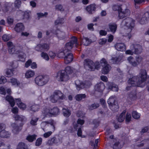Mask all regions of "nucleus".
Instances as JSON below:
<instances>
[{
	"label": "nucleus",
	"mask_w": 149,
	"mask_h": 149,
	"mask_svg": "<svg viewBox=\"0 0 149 149\" xmlns=\"http://www.w3.org/2000/svg\"><path fill=\"white\" fill-rule=\"evenodd\" d=\"M139 77L138 76H133L130 78L128 80L129 84L130 85V86H127L126 89L128 90L130 89V87H143L144 86H141V84L145 82L148 77H149L147 75V72L146 70L141 69L139 74Z\"/></svg>",
	"instance_id": "nucleus-1"
},
{
	"label": "nucleus",
	"mask_w": 149,
	"mask_h": 149,
	"mask_svg": "<svg viewBox=\"0 0 149 149\" xmlns=\"http://www.w3.org/2000/svg\"><path fill=\"white\" fill-rule=\"evenodd\" d=\"M14 117L16 121L21 122L19 125L16 123H13L11 124V126L13 128V132L14 134H17L21 130L24 124V117L22 115H19L16 114L14 115Z\"/></svg>",
	"instance_id": "nucleus-2"
},
{
	"label": "nucleus",
	"mask_w": 149,
	"mask_h": 149,
	"mask_svg": "<svg viewBox=\"0 0 149 149\" xmlns=\"http://www.w3.org/2000/svg\"><path fill=\"white\" fill-rule=\"evenodd\" d=\"M65 98V95L58 90H55L53 94L51 95L50 97V101L54 103L57 102L59 100H63Z\"/></svg>",
	"instance_id": "nucleus-3"
},
{
	"label": "nucleus",
	"mask_w": 149,
	"mask_h": 149,
	"mask_svg": "<svg viewBox=\"0 0 149 149\" xmlns=\"http://www.w3.org/2000/svg\"><path fill=\"white\" fill-rule=\"evenodd\" d=\"M49 80V77L47 75H40L36 77L35 81L36 84L39 86L46 84Z\"/></svg>",
	"instance_id": "nucleus-4"
},
{
	"label": "nucleus",
	"mask_w": 149,
	"mask_h": 149,
	"mask_svg": "<svg viewBox=\"0 0 149 149\" xmlns=\"http://www.w3.org/2000/svg\"><path fill=\"white\" fill-rule=\"evenodd\" d=\"M77 38L75 36L72 37L71 40L69 42L66 43L65 46V49L63 51V52L65 54V52H70L71 49L73 47L74 45H78Z\"/></svg>",
	"instance_id": "nucleus-5"
},
{
	"label": "nucleus",
	"mask_w": 149,
	"mask_h": 149,
	"mask_svg": "<svg viewBox=\"0 0 149 149\" xmlns=\"http://www.w3.org/2000/svg\"><path fill=\"white\" fill-rule=\"evenodd\" d=\"M63 138L58 136L57 138L56 137H53L48 140L47 143L50 146L56 145H58L61 144L63 142Z\"/></svg>",
	"instance_id": "nucleus-6"
},
{
	"label": "nucleus",
	"mask_w": 149,
	"mask_h": 149,
	"mask_svg": "<svg viewBox=\"0 0 149 149\" xmlns=\"http://www.w3.org/2000/svg\"><path fill=\"white\" fill-rule=\"evenodd\" d=\"M83 63L84 68L90 71L94 70L95 63L92 60L89 58L86 59L84 60Z\"/></svg>",
	"instance_id": "nucleus-7"
},
{
	"label": "nucleus",
	"mask_w": 149,
	"mask_h": 149,
	"mask_svg": "<svg viewBox=\"0 0 149 149\" xmlns=\"http://www.w3.org/2000/svg\"><path fill=\"white\" fill-rule=\"evenodd\" d=\"M127 60L130 64L134 67H137L142 62L143 58L141 57L138 56L136 58V60L132 56H130L128 57Z\"/></svg>",
	"instance_id": "nucleus-8"
},
{
	"label": "nucleus",
	"mask_w": 149,
	"mask_h": 149,
	"mask_svg": "<svg viewBox=\"0 0 149 149\" xmlns=\"http://www.w3.org/2000/svg\"><path fill=\"white\" fill-rule=\"evenodd\" d=\"M77 89L78 91L84 88H87L91 85V83L88 81H85L83 82L79 80H76L75 82Z\"/></svg>",
	"instance_id": "nucleus-9"
},
{
	"label": "nucleus",
	"mask_w": 149,
	"mask_h": 149,
	"mask_svg": "<svg viewBox=\"0 0 149 149\" xmlns=\"http://www.w3.org/2000/svg\"><path fill=\"white\" fill-rule=\"evenodd\" d=\"M123 22L125 23V25L128 29H130L131 31L134 26L135 20L132 18L127 17L124 19Z\"/></svg>",
	"instance_id": "nucleus-10"
},
{
	"label": "nucleus",
	"mask_w": 149,
	"mask_h": 149,
	"mask_svg": "<svg viewBox=\"0 0 149 149\" xmlns=\"http://www.w3.org/2000/svg\"><path fill=\"white\" fill-rule=\"evenodd\" d=\"M57 77H59V81H66L69 79V75L65 73L64 70H60L58 71Z\"/></svg>",
	"instance_id": "nucleus-11"
},
{
	"label": "nucleus",
	"mask_w": 149,
	"mask_h": 149,
	"mask_svg": "<svg viewBox=\"0 0 149 149\" xmlns=\"http://www.w3.org/2000/svg\"><path fill=\"white\" fill-rule=\"evenodd\" d=\"M7 45L8 51L10 54H13L15 53V54H17L20 53L21 51L19 50L15 51V46L13 44L12 42H8L7 43Z\"/></svg>",
	"instance_id": "nucleus-12"
},
{
	"label": "nucleus",
	"mask_w": 149,
	"mask_h": 149,
	"mask_svg": "<svg viewBox=\"0 0 149 149\" xmlns=\"http://www.w3.org/2000/svg\"><path fill=\"white\" fill-rule=\"evenodd\" d=\"M5 127V124L0 123V137L1 138H7L10 137V134L8 132L4 130Z\"/></svg>",
	"instance_id": "nucleus-13"
},
{
	"label": "nucleus",
	"mask_w": 149,
	"mask_h": 149,
	"mask_svg": "<svg viewBox=\"0 0 149 149\" xmlns=\"http://www.w3.org/2000/svg\"><path fill=\"white\" fill-rule=\"evenodd\" d=\"M49 48V45L46 43L39 44L35 47L36 51L41 52L44 51H47Z\"/></svg>",
	"instance_id": "nucleus-14"
},
{
	"label": "nucleus",
	"mask_w": 149,
	"mask_h": 149,
	"mask_svg": "<svg viewBox=\"0 0 149 149\" xmlns=\"http://www.w3.org/2000/svg\"><path fill=\"white\" fill-rule=\"evenodd\" d=\"M130 48L134 51V53L136 54H140L142 52V47L139 44H132L131 45Z\"/></svg>",
	"instance_id": "nucleus-15"
},
{
	"label": "nucleus",
	"mask_w": 149,
	"mask_h": 149,
	"mask_svg": "<svg viewBox=\"0 0 149 149\" xmlns=\"http://www.w3.org/2000/svg\"><path fill=\"white\" fill-rule=\"evenodd\" d=\"M59 111V109L57 107H55L49 109L48 112L45 113V116L46 117H50L52 115H57Z\"/></svg>",
	"instance_id": "nucleus-16"
},
{
	"label": "nucleus",
	"mask_w": 149,
	"mask_h": 149,
	"mask_svg": "<svg viewBox=\"0 0 149 149\" xmlns=\"http://www.w3.org/2000/svg\"><path fill=\"white\" fill-rule=\"evenodd\" d=\"M105 88V85L104 83L102 81L97 83L94 87L95 91L100 93H103Z\"/></svg>",
	"instance_id": "nucleus-17"
},
{
	"label": "nucleus",
	"mask_w": 149,
	"mask_h": 149,
	"mask_svg": "<svg viewBox=\"0 0 149 149\" xmlns=\"http://www.w3.org/2000/svg\"><path fill=\"white\" fill-rule=\"evenodd\" d=\"M64 55L65 56L64 57V61L65 63L68 64L71 62L73 59V55L72 54L70 53V52H65V54Z\"/></svg>",
	"instance_id": "nucleus-18"
},
{
	"label": "nucleus",
	"mask_w": 149,
	"mask_h": 149,
	"mask_svg": "<svg viewBox=\"0 0 149 149\" xmlns=\"http://www.w3.org/2000/svg\"><path fill=\"white\" fill-rule=\"evenodd\" d=\"M53 33L56 35L58 38L60 40H63L65 38V33L64 32L61 31L59 29H57L54 31H53Z\"/></svg>",
	"instance_id": "nucleus-19"
},
{
	"label": "nucleus",
	"mask_w": 149,
	"mask_h": 149,
	"mask_svg": "<svg viewBox=\"0 0 149 149\" xmlns=\"http://www.w3.org/2000/svg\"><path fill=\"white\" fill-rule=\"evenodd\" d=\"M108 89L113 91H118L119 88L118 86L113 82H109L107 84Z\"/></svg>",
	"instance_id": "nucleus-20"
},
{
	"label": "nucleus",
	"mask_w": 149,
	"mask_h": 149,
	"mask_svg": "<svg viewBox=\"0 0 149 149\" xmlns=\"http://www.w3.org/2000/svg\"><path fill=\"white\" fill-rule=\"evenodd\" d=\"M149 19V11L146 12L143 15V17L140 20L139 23L140 24H143L146 23Z\"/></svg>",
	"instance_id": "nucleus-21"
},
{
	"label": "nucleus",
	"mask_w": 149,
	"mask_h": 149,
	"mask_svg": "<svg viewBox=\"0 0 149 149\" xmlns=\"http://www.w3.org/2000/svg\"><path fill=\"white\" fill-rule=\"evenodd\" d=\"M109 29V31L113 34H114L116 32L117 25L116 22L110 23L108 25Z\"/></svg>",
	"instance_id": "nucleus-22"
},
{
	"label": "nucleus",
	"mask_w": 149,
	"mask_h": 149,
	"mask_svg": "<svg viewBox=\"0 0 149 149\" xmlns=\"http://www.w3.org/2000/svg\"><path fill=\"white\" fill-rule=\"evenodd\" d=\"M15 30L17 33L21 32L23 31L24 29V26L23 24L19 23L16 24L15 28Z\"/></svg>",
	"instance_id": "nucleus-23"
},
{
	"label": "nucleus",
	"mask_w": 149,
	"mask_h": 149,
	"mask_svg": "<svg viewBox=\"0 0 149 149\" xmlns=\"http://www.w3.org/2000/svg\"><path fill=\"white\" fill-rule=\"evenodd\" d=\"M115 47L117 50L122 52L125 51L126 49V46L124 43H116L115 45Z\"/></svg>",
	"instance_id": "nucleus-24"
},
{
	"label": "nucleus",
	"mask_w": 149,
	"mask_h": 149,
	"mask_svg": "<svg viewBox=\"0 0 149 149\" xmlns=\"http://www.w3.org/2000/svg\"><path fill=\"white\" fill-rule=\"evenodd\" d=\"M96 7L95 4H91L86 7V10L89 14H92L95 11Z\"/></svg>",
	"instance_id": "nucleus-25"
},
{
	"label": "nucleus",
	"mask_w": 149,
	"mask_h": 149,
	"mask_svg": "<svg viewBox=\"0 0 149 149\" xmlns=\"http://www.w3.org/2000/svg\"><path fill=\"white\" fill-rule=\"evenodd\" d=\"M15 102L18 106V107L22 110L25 109L26 107V105L22 102L20 98H17L16 99Z\"/></svg>",
	"instance_id": "nucleus-26"
},
{
	"label": "nucleus",
	"mask_w": 149,
	"mask_h": 149,
	"mask_svg": "<svg viewBox=\"0 0 149 149\" xmlns=\"http://www.w3.org/2000/svg\"><path fill=\"white\" fill-rule=\"evenodd\" d=\"M128 97L131 101H133L136 99L137 93L135 91H133L128 94Z\"/></svg>",
	"instance_id": "nucleus-27"
},
{
	"label": "nucleus",
	"mask_w": 149,
	"mask_h": 149,
	"mask_svg": "<svg viewBox=\"0 0 149 149\" xmlns=\"http://www.w3.org/2000/svg\"><path fill=\"white\" fill-rule=\"evenodd\" d=\"M6 100L9 102L12 107H13L15 105V101L13 98L11 96L7 95L5 97Z\"/></svg>",
	"instance_id": "nucleus-28"
},
{
	"label": "nucleus",
	"mask_w": 149,
	"mask_h": 149,
	"mask_svg": "<svg viewBox=\"0 0 149 149\" xmlns=\"http://www.w3.org/2000/svg\"><path fill=\"white\" fill-rule=\"evenodd\" d=\"M122 10H121L120 12L119 11L118 12V17L120 19H122L125 18L126 17V15H127L129 14V13H128L127 14V13L130 12L129 10L127 9H125V11H122Z\"/></svg>",
	"instance_id": "nucleus-29"
},
{
	"label": "nucleus",
	"mask_w": 149,
	"mask_h": 149,
	"mask_svg": "<svg viewBox=\"0 0 149 149\" xmlns=\"http://www.w3.org/2000/svg\"><path fill=\"white\" fill-rule=\"evenodd\" d=\"M107 103L110 107H115L116 106H118L116 105V101L115 99L112 97H110L108 99L107 101Z\"/></svg>",
	"instance_id": "nucleus-30"
},
{
	"label": "nucleus",
	"mask_w": 149,
	"mask_h": 149,
	"mask_svg": "<svg viewBox=\"0 0 149 149\" xmlns=\"http://www.w3.org/2000/svg\"><path fill=\"white\" fill-rule=\"evenodd\" d=\"M103 68L102 71V73L104 74H107L108 73L111 69V67L109 64H107L102 66Z\"/></svg>",
	"instance_id": "nucleus-31"
},
{
	"label": "nucleus",
	"mask_w": 149,
	"mask_h": 149,
	"mask_svg": "<svg viewBox=\"0 0 149 149\" xmlns=\"http://www.w3.org/2000/svg\"><path fill=\"white\" fill-rule=\"evenodd\" d=\"M36 136L37 135L35 134L32 135H29L26 137V139L29 142H32L36 140Z\"/></svg>",
	"instance_id": "nucleus-32"
},
{
	"label": "nucleus",
	"mask_w": 149,
	"mask_h": 149,
	"mask_svg": "<svg viewBox=\"0 0 149 149\" xmlns=\"http://www.w3.org/2000/svg\"><path fill=\"white\" fill-rule=\"evenodd\" d=\"M35 74V72L32 70H27L25 74V77L26 78H29L32 77Z\"/></svg>",
	"instance_id": "nucleus-33"
},
{
	"label": "nucleus",
	"mask_w": 149,
	"mask_h": 149,
	"mask_svg": "<svg viewBox=\"0 0 149 149\" xmlns=\"http://www.w3.org/2000/svg\"><path fill=\"white\" fill-rule=\"evenodd\" d=\"M86 97L85 94H77L75 96V98L77 101H80L82 99H84Z\"/></svg>",
	"instance_id": "nucleus-34"
},
{
	"label": "nucleus",
	"mask_w": 149,
	"mask_h": 149,
	"mask_svg": "<svg viewBox=\"0 0 149 149\" xmlns=\"http://www.w3.org/2000/svg\"><path fill=\"white\" fill-rule=\"evenodd\" d=\"M125 111H123L120 115L118 118V122L120 123H121L124 120L125 118Z\"/></svg>",
	"instance_id": "nucleus-35"
},
{
	"label": "nucleus",
	"mask_w": 149,
	"mask_h": 149,
	"mask_svg": "<svg viewBox=\"0 0 149 149\" xmlns=\"http://www.w3.org/2000/svg\"><path fill=\"white\" fill-rule=\"evenodd\" d=\"M17 149H28V148L25 143L21 142L19 143Z\"/></svg>",
	"instance_id": "nucleus-36"
},
{
	"label": "nucleus",
	"mask_w": 149,
	"mask_h": 149,
	"mask_svg": "<svg viewBox=\"0 0 149 149\" xmlns=\"http://www.w3.org/2000/svg\"><path fill=\"white\" fill-rule=\"evenodd\" d=\"M122 5H119L118 4H114L112 7V9L114 11L120 12L121 10H122Z\"/></svg>",
	"instance_id": "nucleus-37"
},
{
	"label": "nucleus",
	"mask_w": 149,
	"mask_h": 149,
	"mask_svg": "<svg viewBox=\"0 0 149 149\" xmlns=\"http://www.w3.org/2000/svg\"><path fill=\"white\" fill-rule=\"evenodd\" d=\"M124 143H123L122 145L120 144L119 141L115 142L113 145V149H120L124 145Z\"/></svg>",
	"instance_id": "nucleus-38"
},
{
	"label": "nucleus",
	"mask_w": 149,
	"mask_h": 149,
	"mask_svg": "<svg viewBox=\"0 0 149 149\" xmlns=\"http://www.w3.org/2000/svg\"><path fill=\"white\" fill-rule=\"evenodd\" d=\"M63 113L64 116L66 117H68L71 115V111L68 109L63 108Z\"/></svg>",
	"instance_id": "nucleus-39"
},
{
	"label": "nucleus",
	"mask_w": 149,
	"mask_h": 149,
	"mask_svg": "<svg viewBox=\"0 0 149 149\" xmlns=\"http://www.w3.org/2000/svg\"><path fill=\"white\" fill-rule=\"evenodd\" d=\"M135 7L136 8H138V6L136 7V5H141L143 4L145 2V0H134Z\"/></svg>",
	"instance_id": "nucleus-40"
},
{
	"label": "nucleus",
	"mask_w": 149,
	"mask_h": 149,
	"mask_svg": "<svg viewBox=\"0 0 149 149\" xmlns=\"http://www.w3.org/2000/svg\"><path fill=\"white\" fill-rule=\"evenodd\" d=\"M39 107L38 105L35 104L29 107V109L33 112H35L38 111L39 109Z\"/></svg>",
	"instance_id": "nucleus-41"
},
{
	"label": "nucleus",
	"mask_w": 149,
	"mask_h": 149,
	"mask_svg": "<svg viewBox=\"0 0 149 149\" xmlns=\"http://www.w3.org/2000/svg\"><path fill=\"white\" fill-rule=\"evenodd\" d=\"M84 45L85 46H88L91 42V40L89 39L87 37H84L83 38Z\"/></svg>",
	"instance_id": "nucleus-42"
},
{
	"label": "nucleus",
	"mask_w": 149,
	"mask_h": 149,
	"mask_svg": "<svg viewBox=\"0 0 149 149\" xmlns=\"http://www.w3.org/2000/svg\"><path fill=\"white\" fill-rule=\"evenodd\" d=\"M18 57L19 58L20 61L24 62L25 61L26 55L24 53H22L18 55Z\"/></svg>",
	"instance_id": "nucleus-43"
},
{
	"label": "nucleus",
	"mask_w": 149,
	"mask_h": 149,
	"mask_svg": "<svg viewBox=\"0 0 149 149\" xmlns=\"http://www.w3.org/2000/svg\"><path fill=\"white\" fill-rule=\"evenodd\" d=\"M9 82L12 84V85H17V86H18L20 84L19 82L17 81V79L16 78H11Z\"/></svg>",
	"instance_id": "nucleus-44"
},
{
	"label": "nucleus",
	"mask_w": 149,
	"mask_h": 149,
	"mask_svg": "<svg viewBox=\"0 0 149 149\" xmlns=\"http://www.w3.org/2000/svg\"><path fill=\"white\" fill-rule=\"evenodd\" d=\"M63 70H64L65 73L68 74V75L72 74L73 72L71 67L70 66L66 67Z\"/></svg>",
	"instance_id": "nucleus-45"
},
{
	"label": "nucleus",
	"mask_w": 149,
	"mask_h": 149,
	"mask_svg": "<svg viewBox=\"0 0 149 149\" xmlns=\"http://www.w3.org/2000/svg\"><path fill=\"white\" fill-rule=\"evenodd\" d=\"M64 19L63 18H58V19L55 21V24L56 25L59 24H62L64 22Z\"/></svg>",
	"instance_id": "nucleus-46"
},
{
	"label": "nucleus",
	"mask_w": 149,
	"mask_h": 149,
	"mask_svg": "<svg viewBox=\"0 0 149 149\" xmlns=\"http://www.w3.org/2000/svg\"><path fill=\"white\" fill-rule=\"evenodd\" d=\"M132 117L135 119L139 118L140 116V114L136 111H133L132 112Z\"/></svg>",
	"instance_id": "nucleus-47"
},
{
	"label": "nucleus",
	"mask_w": 149,
	"mask_h": 149,
	"mask_svg": "<svg viewBox=\"0 0 149 149\" xmlns=\"http://www.w3.org/2000/svg\"><path fill=\"white\" fill-rule=\"evenodd\" d=\"M13 69H8L6 70V77H10L13 74Z\"/></svg>",
	"instance_id": "nucleus-48"
},
{
	"label": "nucleus",
	"mask_w": 149,
	"mask_h": 149,
	"mask_svg": "<svg viewBox=\"0 0 149 149\" xmlns=\"http://www.w3.org/2000/svg\"><path fill=\"white\" fill-rule=\"evenodd\" d=\"M99 106V104H93L89 106L88 107V108L89 110H93L94 109H96L98 108Z\"/></svg>",
	"instance_id": "nucleus-49"
},
{
	"label": "nucleus",
	"mask_w": 149,
	"mask_h": 149,
	"mask_svg": "<svg viewBox=\"0 0 149 149\" xmlns=\"http://www.w3.org/2000/svg\"><path fill=\"white\" fill-rule=\"evenodd\" d=\"M38 119L39 118H32L30 121L31 124L33 126L36 125H37V123L38 120Z\"/></svg>",
	"instance_id": "nucleus-50"
},
{
	"label": "nucleus",
	"mask_w": 149,
	"mask_h": 149,
	"mask_svg": "<svg viewBox=\"0 0 149 149\" xmlns=\"http://www.w3.org/2000/svg\"><path fill=\"white\" fill-rule=\"evenodd\" d=\"M41 57L47 61L49 60V57L47 53L42 52L41 54Z\"/></svg>",
	"instance_id": "nucleus-51"
},
{
	"label": "nucleus",
	"mask_w": 149,
	"mask_h": 149,
	"mask_svg": "<svg viewBox=\"0 0 149 149\" xmlns=\"http://www.w3.org/2000/svg\"><path fill=\"white\" fill-rule=\"evenodd\" d=\"M111 60L113 62V63L115 64H118V62H120L121 59L119 57H112L111 58Z\"/></svg>",
	"instance_id": "nucleus-52"
},
{
	"label": "nucleus",
	"mask_w": 149,
	"mask_h": 149,
	"mask_svg": "<svg viewBox=\"0 0 149 149\" xmlns=\"http://www.w3.org/2000/svg\"><path fill=\"white\" fill-rule=\"evenodd\" d=\"M131 120V114L127 113L125 116V122L126 123L130 122Z\"/></svg>",
	"instance_id": "nucleus-53"
},
{
	"label": "nucleus",
	"mask_w": 149,
	"mask_h": 149,
	"mask_svg": "<svg viewBox=\"0 0 149 149\" xmlns=\"http://www.w3.org/2000/svg\"><path fill=\"white\" fill-rule=\"evenodd\" d=\"M42 139L41 138L39 137L38 138L35 142V145L36 146H40L42 144Z\"/></svg>",
	"instance_id": "nucleus-54"
},
{
	"label": "nucleus",
	"mask_w": 149,
	"mask_h": 149,
	"mask_svg": "<svg viewBox=\"0 0 149 149\" xmlns=\"http://www.w3.org/2000/svg\"><path fill=\"white\" fill-rule=\"evenodd\" d=\"M22 2L20 0H16L15 2V6L16 8H19L20 7Z\"/></svg>",
	"instance_id": "nucleus-55"
},
{
	"label": "nucleus",
	"mask_w": 149,
	"mask_h": 149,
	"mask_svg": "<svg viewBox=\"0 0 149 149\" xmlns=\"http://www.w3.org/2000/svg\"><path fill=\"white\" fill-rule=\"evenodd\" d=\"M2 38L4 41L6 42L9 40L10 37L8 35L4 34L2 37Z\"/></svg>",
	"instance_id": "nucleus-56"
},
{
	"label": "nucleus",
	"mask_w": 149,
	"mask_h": 149,
	"mask_svg": "<svg viewBox=\"0 0 149 149\" xmlns=\"http://www.w3.org/2000/svg\"><path fill=\"white\" fill-rule=\"evenodd\" d=\"M7 22L10 25H12L14 22V19L13 17H8L7 18Z\"/></svg>",
	"instance_id": "nucleus-57"
},
{
	"label": "nucleus",
	"mask_w": 149,
	"mask_h": 149,
	"mask_svg": "<svg viewBox=\"0 0 149 149\" xmlns=\"http://www.w3.org/2000/svg\"><path fill=\"white\" fill-rule=\"evenodd\" d=\"M100 63L102 66L108 64L107 61L104 58H102V59L100 60Z\"/></svg>",
	"instance_id": "nucleus-58"
},
{
	"label": "nucleus",
	"mask_w": 149,
	"mask_h": 149,
	"mask_svg": "<svg viewBox=\"0 0 149 149\" xmlns=\"http://www.w3.org/2000/svg\"><path fill=\"white\" fill-rule=\"evenodd\" d=\"M7 81V79L5 77L1 76L0 78V84L5 83Z\"/></svg>",
	"instance_id": "nucleus-59"
},
{
	"label": "nucleus",
	"mask_w": 149,
	"mask_h": 149,
	"mask_svg": "<svg viewBox=\"0 0 149 149\" xmlns=\"http://www.w3.org/2000/svg\"><path fill=\"white\" fill-rule=\"evenodd\" d=\"M56 9L57 10L60 11H63L64 9H63V6L61 4L57 5L55 6Z\"/></svg>",
	"instance_id": "nucleus-60"
},
{
	"label": "nucleus",
	"mask_w": 149,
	"mask_h": 149,
	"mask_svg": "<svg viewBox=\"0 0 149 149\" xmlns=\"http://www.w3.org/2000/svg\"><path fill=\"white\" fill-rule=\"evenodd\" d=\"M24 18L27 19H29L30 18V15L29 13L25 11L23 15Z\"/></svg>",
	"instance_id": "nucleus-61"
},
{
	"label": "nucleus",
	"mask_w": 149,
	"mask_h": 149,
	"mask_svg": "<svg viewBox=\"0 0 149 149\" xmlns=\"http://www.w3.org/2000/svg\"><path fill=\"white\" fill-rule=\"evenodd\" d=\"M32 62V61L31 59L28 60L25 63V67L26 68H28L31 65Z\"/></svg>",
	"instance_id": "nucleus-62"
},
{
	"label": "nucleus",
	"mask_w": 149,
	"mask_h": 149,
	"mask_svg": "<svg viewBox=\"0 0 149 149\" xmlns=\"http://www.w3.org/2000/svg\"><path fill=\"white\" fill-rule=\"evenodd\" d=\"M6 91L4 88L3 86L0 87V93L3 95H5Z\"/></svg>",
	"instance_id": "nucleus-63"
},
{
	"label": "nucleus",
	"mask_w": 149,
	"mask_h": 149,
	"mask_svg": "<svg viewBox=\"0 0 149 149\" xmlns=\"http://www.w3.org/2000/svg\"><path fill=\"white\" fill-rule=\"evenodd\" d=\"M52 134V132L51 131L45 133L43 134V136L45 138H47L49 137Z\"/></svg>",
	"instance_id": "nucleus-64"
}]
</instances>
